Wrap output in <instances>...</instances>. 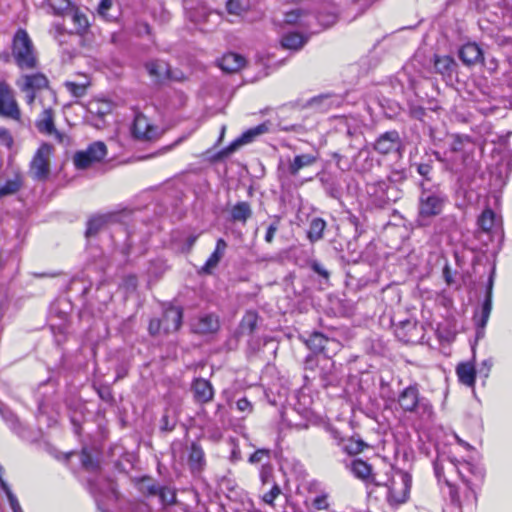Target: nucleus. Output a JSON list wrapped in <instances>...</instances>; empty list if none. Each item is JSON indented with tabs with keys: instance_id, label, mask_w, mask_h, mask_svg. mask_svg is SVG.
Returning <instances> with one entry per match:
<instances>
[{
	"instance_id": "f257e3e1",
	"label": "nucleus",
	"mask_w": 512,
	"mask_h": 512,
	"mask_svg": "<svg viewBox=\"0 0 512 512\" xmlns=\"http://www.w3.org/2000/svg\"><path fill=\"white\" fill-rule=\"evenodd\" d=\"M412 478L405 471L397 470L383 485L375 482V485L385 489L386 501L392 508H397L409 499Z\"/></svg>"
},
{
	"instance_id": "f03ea898",
	"label": "nucleus",
	"mask_w": 512,
	"mask_h": 512,
	"mask_svg": "<svg viewBox=\"0 0 512 512\" xmlns=\"http://www.w3.org/2000/svg\"><path fill=\"white\" fill-rule=\"evenodd\" d=\"M398 403L403 411L416 413L423 421L433 418V406L427 398L420 396L417 384L406 387L399 394Z\"/></svg>"
},
{
	"instance_id": "7ed1b4c3",
	"label": "nucleus",
	"mask_w": 512,
	"mask_h": 512,
	"mask_svg": "<svg viewBox=\"0 0 512 512\" xmlns=\"http://www.w3.org/2000/svg\"><path fill=\"white\" fill-rule=\"evenodd\" d=\"M12 56L20 69H34L37 57L34 45L26 30L19 28L12 40Z\"/></svg>"
},
{
	"instance_id": "20e7f679",
	"label": "nucleus",
	"mask_w": 512,
	"mask_h": 512,
	"mask_svg": "<svg viewBox=\"0 0 512 512\" xmlns=\"http://www.w3.org/2000/svg\"><path fill=\"white\" fill-rule=\"evenodd\" d=\"M447 197L439 188H423L419 197V220L439 215Z\"/></svg>"
},
{
	"instance_id": "39448f33",
	"label": "nucleus",
	"mask_w": 512,
	"mask_h": 512,
	"mask_svg": "<svg viewBox=\"0 0 512 512\" xmlns=\"http://www.w3.org/2000/svg\"><path fill=\"white\" fill-rule=\"evenodd\" d=\"M474 149V143L467 135L454 134L451 136L449 148L445 151L447 153L461 154V159L449 158L451 162V171L458 173L461 172L467 165V161Z\"/></svg>"
},
{
	"instance_id": "423d86ee",
	"label": "nucleus",
	"mask_w": 512,
	"mask_h": 512,
	"mask_svg": "<svg viewBox=\"0 0 512 512\" xmlns=\"http://www.w3.org/2000/svg\"><path fill=\"white\" fill-rule=\"evenodd\" d=\"M53 147L50 144L43 143L34 154L29 173L34 180L45 181L50 174V159Z\"/></svg>"
},
{
	"instance_id": "0eeeda50",
	"label": "nucleus",
	"mask_w": 512,
	"mask_h": 512,
	"mask_svg": "<svg viewBox=\"0 0 512 512\" xmlns=\"http://www.w3.org/2000/svg\"><path fill=\"white\" fill-rule=\"evenodd\" d=\"M495 268L493 267L489 275L488 283L486 286V295L482 303L480 311H477L473 317L475 326L477 328L476 337L477 339L484 337V329L489 320L492 310V292L494 286Z\"/></svg>"
},
{
	"instance_id": "6e6552de",
	"label": "nucleus",
	"mask_w": 512,
	"mask_h": 512,
	"mask_svg": "<svg viewBox=\"0 0 512 512\" xmlns=\"http://www.w3.org/2000/svg\"><path fill=\"white\" fill-rule=\"evenodd\" d=\"M107 155V147L97 141L90 144L87 149L77 151L73 156V163L77 169H87L92 164L100 162Z\"/></svg>"
},
{
	"instance_id": "1a4fd4ad",
	"label": "nucleus",
	"mask_w": 512,
	"mask_h": 512,
	"mask_svg": "<svg viewBox=\"0 0 512 512\" xmlns=\"http://www.w3.org/2000/svg\"><path fill=\"white\" fill-rule=\"evenodd\" d=\"M306 345L315 353H322L325 358H331L341 348L339 341L333 338H327L320 332L312 333L308 339L305 340Z\"/></svg>"
},
{
	"instance_id": "9d476101",
	"label": "nucleus",
	"mask_w": 512,
	"mask_h": 512,
	"mask_svg": "<svg viewBox=\"0 0 512 512\" xmlns=\"http://www.w3.org/2000/svg\"><path fill=\"white\" fill-rule=\"evenodd\" d=\"M433 466H434L435 475L438 478V480L443 479L447 485H450V482H449L448 477H446V475H445V471H447V473L449 475H451L452 473H456L459 475V477L463 481L468 482L466 477L463 476L462 468H469L470 467L469 462L460 463V462L452 460V459L437 458L434 461Z\"/></svg>"
},
{
	"instance_id": "9b49d317",
	"label": "nucleus",
	"mask_w": 512,
	"mask_h": 512,
	"mask_svg": "<svg viewBox=\"0 0 512 512\" xmlns=\"http://www.w3.org/2000/svg\"><path fill=\"white\" fill-rule=\"evenodd\" d=\"M132 132L135 138L144 141L155 140L162 133L159 127L153 125L143 114L135 116Z\"/></svg>"
},
{
	"instance_id": "f8f14e48",
	"label": "nucleus",
	"mask_w": 512,
	"mask_h": 512,
	"mask_svg": "<svg viewBox=\"0 0 512 512\" xmlns=\"http://www.w3.org/2000/svg\"><path fill=\"white\" fill-rule=\"evenodd\" d=\"M0 116L19 120L21 113L10 87L0 83Z\"/></svg>"
},
{
	"instance_id": "ddd939ff",
	"label": "nucleus",
	"mask_w": 512,
	"mask_h": 512,
	"mask_svg": "<svg viewBox=\"0 0 512 512\" xmlns=\"http://www.w3.org/2000/svg\"><path fill=\"white\" fill-rule=\"evenodd\" d=\"M402 145L399 133L396 130L381 134L374 144V149L383 155L398 151Z\"/></svg>"
},
{
	"instance_id": "4468645a",
	"label": "nucleus",
	"mask_w": 512,
	"mask_h": 512,
	"mask_svg": "<svg viewBox=\"0 0 512 512\" xmlns=\"http://www.w3.org/2000/svg\"><path fill=\"white\" fill-rule=\"evenodd\" d=\"M269 131V123H261L253 128L245 131L239 138L234 140L226 149L225 152L232 153L240 146L253 142L258 136L265 134Z\"/></svg>"
},
{
	"instance_id": "2eb2a0df",
	"label": "nucleus",
	"mask_w": 512,
	"mask_h": 512,
	"mask_svg": "<svg viewBox=\"0 0 512 512\" xmlns=\"http://www.w3.org/2000/svg\"><path fill=\"white\" fill-rule=\"evenodd\" d=\"M182 318L183 311L180 307L169 306L166 308L161 318L164 333L177 331L182 324Z\"/></svg>"
},
{
	"instance_id": "dca6fc26",
	"label": "nucleus",
	"mask_w": 512,
	"mask_h": 512,
	"mask_svg": "<svg viewBox=\"0 0 512 512\" xmlns=\"http://www.w3.org/2000/svg\"><path fill=\"white\" fill-rule=\"evenodd\" d=\"M192 392L195 402L199 404L209 403L214 397L212 384L203 378H197L193 381Z\"/></svg>"
},
{
	"instance_id": "f3484780",
	"label": "nucleus",
	"mask_w": 512,
	"mask_h": 512,
	"mask_svg": "<svg viewBox=\"0 0 512 512\" xmlns=\"http://www.w3.org/2000/svg\"><path fill=\"white\" fill-rule=\"evenodd\" d=\"M219 327V319L213 314L202 315L192 324L193 331L198 334L215 333Z\"/></svg>"
},
{
	"instance_id": "a211bd4d",
	"label": "nucleus",
	"mask_w": 512,
	"mask_h": 512,
	"mask_svg": "<svg viewBox=\"0 0 512 512\" xmlns=\"http://www.w3.org/2000/svg\"><path fill=\"white\" fill-rule=\"evenodd\" d=\"M459 58L467 65H475L483 60V52L476 43H467L459 50Z\"/></svg>"
},
{
	"instance_id": "6ab92c4d",
	"label": "nucleus",
	"mask_w": 512,
	"mask_h": 512,
	"mask_svg": "<svg viewBox=\"0 0 512 512\" xmlns=\"http://www.w3.org/2000/svg\"><path fill=\"white\" fill-rule=\"evenodd\" d=\"M457 63L448 55L434 56V69L435 72L440 74L443 78H450L456 73Z\"/></svg>"
},
{
	"instance_id": "aec40b11",
	"label": "nucleus",
	"mask_w": 512,
	"mask_h": 512,
	"mask_svg": "<svg viewBox=\"0 0 512 512\" xmlns=\"http://www.w3.org/2000/svg\"><path fill=\"white\" fill-rule=\"evenodd\" d=\"M246 63L245 58L237 53H227L219 60V67L228 73L238 72Z\"/></svg>"
},
{
	"instance_id": "412c9836",
	"label": "nucleus",
	"mask_w": 512,
	"mask_h": 512,
	"mask_svg": "<svg viewBox=\"0 0 512 512\" xmlns=\"http://www.w3.org/2000/svg\"><path fill=\"white\" fill-rule=\"evenodd\" d=\"M145 67L150 77L157 83L170 78L169 65L164 61H150Z\"/></svg>"
},
{
	"instance_id": "4be33fe9",
	"label": "nucleus",
	"mask_w": 512,
	"mask_h": 512,
	"mask_svg": "<svg viewBox=\"0 0 512 512\" xmlns=\"http://www.w3.org/2000/svg\"><path fill=\"white\" fill-rule=\"evenodd\" d=\"M227 243L224 239L219 238L216 242V247L210 257L207 259L202 268L204 273L210 274L219 264L220 260L225 254Z\"/></svg>"
},
{
	"instance_id": "5701e85b",
	"label": "nucleus",
	"mask_w": 512,
	"mask_h": 512,
	"mask_svg": "<svg viewBox=\"0 0 512 512\" xmlns=\"http://www.w3.org/2000/svg\"><path fill=\"white\" fill-rule=\"evenodd\" d=\"M318 160L317 154H301L296 155L292 161L289 162L288 172L292 176L298 175L299 171L305 167L312 166Z\"/></svg>"
},
{
	"instance_id": "b1692460",
	"label": "nucleus",
	"mask_w": 512,
	"mask_h": 512,
	"mask_svg": "<svg viewBox=\"0 0 512 512\" xmlns=\"http://www.w3.org/2000/svg\"><path fill=\"white\" fill-rule=\"evenodd\" d=\"M253 212L251 205L246 201L237 202L230 210V219L243 225L251 218Z\"/></svg>"
},
{
	"instance_id": "393cba45",
	"label": "nucleus",
	"mask_w": 512,
	"mask_h": 512,
	"mask_svg": "<svg viewBox=\"0 0 512 512\" xmlns=\"http://www.w3.org/2000/svg\"><path fill=\"white\" fill-rule=\"evenodd\" d=\"M22 83L20 84V88L22 91H36L46 88L48 86L47 78L40 73L33 75H25L22 78Z\"/></svg>"
},
{
	"instance_id": "a878e982",
	"label": "nucleus",
	"mask_w": 512,
	"mask_h": 512,
	"mask_svg": "<svg viewBox=\"0 0 512 512\" xmlns=\"http://www.w3.org/2000/svg\"><path fill=\"white\" fill-rule=\"evenodd\" d=\"M456 373L459 381L468 386L473 387L476 378V369L471 362L460 363L456 368Z\"/></svg>"
},
{
	"instance_id": "bb28decb",
	"label": "nucleus",
	"mask_w": 512,
	"mask_h": 512,
	"mask_svg": "<svg viewBox=\"0 0 512 512\" xmlns=\"http://www.w3.org/2000/svg\"><path fill=\"white\" fill-rule=\"evenodd\" d=\"M36 127L41 133L53 134L56 132L54 125V113L51 108H45L39 119L36 121Z\"/></svg>"
},
{
	"instance_id": "cd10ccee",
	"label": "nucleus",
	"mask_w": 512,
	"mask_h": 512,
	"mask_svg": "<svg viewBox=\"0 0 512 512\" xmlns=\"http://www.w3.org/2000/svg\"><path fill=\"white\" fill-rule=\"evenodd\" d=\"M350 471L353 475L364 481L376 482L371 476L372 467L361 459H355L350 464Z\"/></svg>"
},
{
	"instance_id": "c85d7f7f",
	"label": "nucleus",
	"mask_w": 512,
	"mask_h": 512,
	"mask_svg": "<svg viewBox=\"0 0 512 512\" xmlns=\"http://www.w3.org/2000/svg\"><path fill=\"white\" fill-rule=\"evenodd\" d=\"M188 463L193 472L202 470L205 464L204 451L201 446L195 442L191 444Z\"/></svg>"
},
{
	"instance_id": "c756f323",
	"label": "nucleus",
	"mask_w": 512,
	"mask_h": 512,
	"mask_svg": "<svg viewBox=\"0 0 512 512\" xmlns=\"http://www.w3.org/2000/svg\"><path fill=\"white\" fill-rule=\"evenodd\" d=\"M320 377L325 387L336 383L337 376L335 373V365L331 358L326 357L323 359L320 367Z\"/></svg>"
},
{
	"instance_id": "7c9ffc66",
	"label": "nucleus",
	"mask_w": 512,
	"mask_h": 512,
	"mask_svg": "<svg viewBox=\"0 0 512 512\" xmlns=\"http://www.w3.org/2000/svg\"><path fill=\"white\" fill-rule=\"evenodd\" d=\"M307 39L296 32L287 33L282 37L281 44L284 48L290 50H299L306 43Z\"/></svg>"
},
{
	"instance_id": "2f4dec72",
	"label": "nucleus",
	"mask_w": 512,
	"mask_h": 512,
	"mask_svg": "<svg viewBox=\"0 0 512 512\" xmlns=\"http://www.w3.org/2000/svg\"><path fill=\"white\" fill-rule=\"evenodd\" d=\"M111 218L109 215H97L89 219L87 222L86 237L96 235Z\"/></svg>"
},
{
	"instance_id": "473e14b6",
	"label": "nucleus",
	"mask_w": 512,
	"mask_h": 512,
	"mask_svg": "<svg viewBox=\"0 0 512 512\" xmlns=\"http://www.w3.org/2000/svg\"><path fill=\"white\" fill-rule=\"evenodd\" d=\"M326 227V222L319 217L313 218L309 225L308 238L311 242L319 241L323 238V232Z\"/></svg>"
},
{
	"instance_id": "72a5a7b5",
	"label": "nucleus",
	"mask_w": 512,
	"mask_h": 512,
	"mask_svg": "<svg viewBox=\"0 0 512 512\" xmlns=\"http://www.w3.org/2000/svg\"><path fill=\"white\" fill-rule=\"evenodd\" d=\"M388 184L385 181H378L377 183H372L367 185V192L369 194H374L376 197L375 203L379 206L383 205L387 201V197L385 195Z\"/></svg>"
},
{
	"instance_id": "f704fd0d",
	"label": "nucleus",
	"mask_w": 512,
	"mask_h": 512,
	"mask_svg": "<svg viewBox=\"0 0 512 512\" xmlns=\"http://www.w3.org/2000/svg\"><path fill=\"white\" fill-rule=\"evenodd\" d=\"M342 450L348 455H356L361 453L366 447V443L362 439H355L353 437L344 439L340 445Z\"/></svg>"
},
{
	"instance_id": "c9c22d12",
	"label": "nucleus",
	"mask_w": 512,
	"mask_h": 512,
	"mask_svg": "<svg viewBox=\"0 0 512 512\" xmlns=\"http://www.w3.org/2000/svg\"><path fill=\"white\" fill-rule=\"evenodd\" d=\"M88 110L91 114L103 118L111 113L112 105L108 101L96 100L89 103Z\"/></svg>"
},
{
	"instance_id": "e433bc0d",
	"label": "nucleus",
	"mask_w": 512,
	"mask_h": 512,
	"mask_svg": "<svg viewBox=\"0 0 512 512\" xmlns=\"http://www.w3.org/2000/svg\"><path fill=\"white\" fill-rule=\"evenodd\" d=\"M22 178L16 174L13 179H9L3 186L0 187V198L8 195L15 194L22 187Z\"/></svg>"
},
{
	"instance_id": "4c0bfd02",
	"label": "nucleus",
	"mask_w": 512,
	"mask_h": 512,
	"mask_svg": "<svg viewBox=\"0 0 512 512\" xmlns=\"http://www.w3.org/2000/svg\"><path fill=\"white\" fill-rule=\"evenodd\" d=\"M257 314L248 311L241 320L240 331L242 334H252L257 326Z\"/></svg>"
},
{
	"instance_id": "58836bf2",
	"label": "nucleus",
	"mask_w": 512,
	"mask_h": 512,
	"mask_svg": "<svg viewBox=\"0 0 512 512\" xmlns=\"http://www.w3.org/2000/svg\"><path fill=\"white\" fill-rule=\"evenodd\" d=\"M161 487L162 486L147 477L142 478L139 482V490L146 496H158Z\"/></svg>"
},
{
	"instance_id": "ea45409f",
	"label": "nucleus",
	"mask_w": 512,
	"mask_h": 512,
	"mask_svg": "<svg viewBox=\"0 0 512 512\" xmlns=\"http://www.w3.org/2000/svg\"><path fill=\"white\" fill-rule=\"evenodd\" d=\"M495 224V213L490 209H485L478 218V225L484 231H490Z\"/></svg>"
},
{
	"instance_id": "a19ab883",
	"label": "nucleus",
	"mask_w": 512,
	"mask_h": 512,
	"mask_svg": "<svg viewBox=\"0 0 512 512\" xmlns=\"http://www.w3.org/2000/svg\"><path fill=\"white\" fill-rule=\"evenodd\" d=\"M42 3H47L55 15H65L72 8L70 0H43Z\"/></svg>"
},
{
	"instance_id": "79ce46f5",
	"label": "nucleus",
	"mask_w": 512,
	"mask_h": 512,
	"mask_svg": "<svg viewBox=\"0 0 512 512\" xmlns=\"http://www.w3.org/2000/svg\"><path fill=\"white\" fill-rule=\"evenodd\" d=\"M66 14L71 16V20L75 25L76 32L80 33L88 27V20L86 16L80 13L78 10L73 8L70 9Z\"/></svg>"
},
{
	"instance_id": "37998d69",
	"label": "nucleus",
	"mask_w": 512,
	"mask_h": 512,
	"mask_svg": "<svg viewBox=\"0 0 512 512\" xmlns=\"http://www.w3.org/2000/svg\"><path fill=\"white\" fill-rule=\"evenodd\" d=\"M160 502L163 506L172 505L176 502V492L174 489L162 486L158 494Z\"/></svg>"
},
{
	"instance_id": "c03bdc74",
	"label": "nucleus",
	"mask_w": 512,
	"mask_h": 512,
	"mask_svg": "<svg viewBox=\"0 0 512 512\" xmlns=\"http://www.w3.org/2000/svg\"><path fill=\"white\" fill-rule=\"evenodd\" d=\"M271 457V451L269 449H257L253 454L250 455L248 461L251 464H258L264 460L269 461Z\"/></svg>"
},
{
	"instance_id": "a18cd8bd",
	"label": "nucleus",
	"mask_w": 512,
	"mask_h": 512,
	"mask_svg": "<svg viewBox=\"0 0 512 512\" xmlns=\"http://www.w3.org/2000/svg\"><path fill=\"white\" fill-rule=\"evenodd\" d=\"M434 155L436 157V159L439 161V162H442L444 163L445 167L447 170H450L451 171V162L449 161L450 159L449 158H452V159H457L458 161L461 159V154H456V153H447V152H444L443 154H441L440 152H434Z\"/></svg>"
},
{
	"instance_id": "49530a36",
	"label": "nucleus",
	"mask_w": 512,
	"mask_h": 512,
	"mask_svg": "<svg viewBox=\"0 0 512 512\" xmlns=\"http://www.w3.org/2000/svg\"><path fill=\"white\" fill-rule=\"evenodd\" d=\"M279 224H280V218L274 217L273 222L270 223V225L267 228L266 234H265V241L267 243H272L274 236L279 229Z\"/></svg>"
},
{
	"instance_id": "de8ad7c7",
	"label": "nucleus",
	"mask_w": 512,
	"mask_h": 512,
	"mask_svg": "<svg viewBox=\"0 0 512 512\" xmlns=\"http://www.w3.org/2000/svg\"><path fill=\"white\" fill-rule=\"evenodd\" d=\"M331 104L332 100L328 95H321L310 101L311 106L318 107L320 109H327Z\"/></svg>"
},
{
	"instance_id": "09e8293b",
	"label": "nucleus",
	"mask_w": 512,
	"mask_h": 512,
	"mask_svg": "<svg viewBox=\"0 0 512 512\" xmlns=\"http://www.w3.org/2000/svg\"><path fill=\"white\" fill-rule=\"evenodd\" d=\"M312 505L315 509H317L319 511H322V510L328 511L329 506H330V504L328 502V497L326 494H321V495L316 496L313 499Z\"/></svg>"
},
{
	"instance_id": "8fccbe9b",
	"label": "nucleus",
	"mask_w": 512,
	"mask_h": 512,
	"mask_svg": "<svg viewBox=\"0 0 512 512\" xmlns=\"http://www.w3.org/2000/svg\"><path fill=\"white\" fill-rule=\"evenodd\" d=\"M226 8L229 14L232 15H241L244 11V7L242 6L240 0H228L226 3Z\"/></svg>"
},
{
	"instance_id": "3c124183",
	"label": "nucleus",
	"mask_w": 512,
	"mask_h": 512,
	"mask_svg": "<svg viewBox=\"0 0 512 512\" xmlns=\"http://www.w3.org/2000/svg\"><path fill=\"white\" fill-rule=\"evenodd\" d=\"M280 493V487L276 483H274L270 491L263 495V501L269 505H272L274 500L279 496Z\"/></svg>"
},
{
	"instance_id": "603ef678",
	"label": "nucleus",
	"mask_w": 512,
	"mask_h": 512,
	"mask_svg": "<svg viewBox=\"0 0 512 512\" xmlns=\"http://www.w3.org/2000/svg\"><path fill=\"white\" fill-rule=\"evenodd\" d=\"M310 267L316 274L323 277L324 279L329 278L330 274L328 270L320 262L313 260L310 262Z\"/></svg>"
},
{
	"instance_id": "864d4df0",
	"label": "nucleus",
	"mask_w": 512,
	"mask_h": 512,
	"mask_svg": "<svg viewBox=\"0 0 512 512\" xmlns=\"http://www.w3.org/2000/svg\"><path fill=\"white\" fill-rule=\"evenodd\" d=\"M65 85H66L67 89L76 97H80V96L84 95L85 90H86L85 85H80L75 82H66Z\"/></svg>"
},
{
	"instance_id": "5fc2aeb1",
	"label": "nucleus",
	"mask_w": 512,
	"mask_h": 512,
	"mask_svg": "<svg viewBox=\"0 0 512 512\" xmlns=\"http://www.w3.org/2000/svg\"><path fill=\"white\" fill-rule=\"evenodd\" d=\"M112 6V0H101L98 5V13L100 16L105 18L106 20H111L112 17L108 15V10Z\"/></svg>"
},
{
	"instance_id": "6e6d98bb",
	"label": "nucleus",
	"mask_w": 512,
	"mask_h": 512,
	"mask_svg": "<svg viewBox=\"0 0 512 512\" xmlns=\"http://www.w3.org/2000/svg\"><path fill=\"white\" fill-rule=\"evenodd\" d=\"M236 407H237V409L240 412L247 413V414H250L252 412V410H253L252 404L245 397L240 398L239 400H237Z\"/></svg>"
},
{
	"instance_id": "4d7b16f0",
	"label": "nucleus",
	"mask_w": 512,
	"mask_h": 512,
	"mask_svg": "<svg viewBox=\"0 0 512 512\" xmlns=\"http://www.w3.org/2000/svg\"><path fill=\"white\" fill-rule=\"evenodd\" d=\"M272 471H273V468L270 464L262 465L261 470H260V479L263 484H267L270 482V479L272 477Z\"/></svg>"
},
{
	"instance_id": "13d9d810",
	"label": "nucleus",
	"mask_w": 512,
	"mask_h": 512,
	"mask_svg": "<svg viewBox=\"0 0 512 512\" xmlns=\"http://www.w3.org/2000/svg\"><path fill=\"white\" fill-rule=\"evenodd\" d=\"M325 430L331 436V438L336 441L337 445L340 446L342 444L345 438L341 436L340 432L335 427L327 425L325 426Z\"/></svg>"
},
{
	"instance_id": "bf43d9fd",
	"label": "nucleus",
	"mask_w": 512,
	"mask_h": 512,
	"mask_svg": "<svg viewBox=\"0 0 512 512\" xmlns=\"http://www.w3.org/2000/svg\"><path fill=\"white\" fill-rule=\"evenodd\" d=\"M72 34H68L64 31V29L60 25L54 26V37L59 42V44H63L66 42V37H71Z\"/></svg>"
},
{
	"instance_id": "052dcab7",
	"label": "nucleus",
	"mask_w": 512,
	"mask_h": 512,
	"mask_svg": "<svg viewBox=\"0 0 512 512\" xmlns=\"http://www.w3.org/2000/svg\"><path fill=\"white\" fill-rule=\"evenodd\" d=\"M417 171L426 180H430L429 175L432 171V165H431V163H420L417 165Z\"/></svg>"
},
{
	"instance_id": "680f3d73",
	"label": "nucleus",
	"mask_w": 512,
	"mask_h": 512,
	"mask_svg": "<svg viewBox=\"0 0 512 512\" xmlns=\"http://www.w3.org/2000/svg\"><path fill=\"white\" fill-rule=\"evenodd\" d=\"M301 14H302V12L300 10H293V11L287 12L285 14L284 21L287 24H295L298 22V19L300 18Z\"/></svg>"
},
{
	"instance_id": "e2e57ef3",
	"label": "nucleus",
	"mask_w": 512,
	"mask_h": 512,
	"mask_svg": "<svg viewBox=\"0 0 512 512\" xmlns=\"http://www.w3.org/2000/svg\"><path fill=\"white\" fill-rule=\"evenodd\" d=\"M81 463L86 469H89V470L95 469V464L93 463L90 454L88 452H86L85 450H83L81 453Z\"/></svg>"
},
{
	"instance_id": "0e129e2a",
	"label": "nucleus",
	"mask_w": 512,
	"mask_h": 512,
	"mask_svg": "<svg viewBox=\"0 0 512 512\" xmlns=\"http://www.w3.org/2000/svg\"><path fill=\"white\" fill-rule=\"evenodd\" d=\"M0 142L8 148L13 145V138L7 129H0Z\"/></svg>"
},
{
	"instance_id": "69168bd1",
	"label": "nucleus",
	"mask_w": 512,
	"mask_h": 512,
	"mask_svg": "<svg viewBox=\"0 0 512 512\" xmlns=\"http://www.w3.org/2000/svg\"><path fill=\"white\" fill-rule=\"evenodd\" d=\"M492 365H493V360L491 358L485 359L481 363V367L479 368V373L483 374V376L485 378H487L490 373Z\"/></svg>"
},
{
	"instance_id": "338daca9",
	"label": "nucleus",
	"mask_w": 512,
	"mask_h": 512,
	"mask_svg": "<svg viewBox=\"0 0 512 512\" xmlns=\"http://www.w3.org/2000/svg\"><path fill=\"white\" fill-rule=\"evenodd\" d=\"M162 330L161 319H152L149 323V332L151 335H156Z\"/></svg>"
},
{
	"instance_id": "774afa93",
	"label": "nucleus",
	"mask_w": 512,
	"mask_h": 512,
	"mask_svg": "<svg viewBox=\"0 0 512 512\" xmlns=\"http://www.w3.org/2000/svg\"><path fill=\"white\" fill-rule=\"evenodd\" d=\"M411 115L416 119H422V117L425 115V110L420 106L412 107Z\"/></svg>"
}]
</instances>
